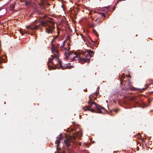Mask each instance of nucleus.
Here are the masks:
<instances>
[{"mask_svg":"<svg viewBox=\"0 0 153 153\" xmlns=\"http://www.w3.org/2000/svg\"><path fill=\"white\" fill-rule=\"evenodd\" d=\"M66 41L65 40L62 44L60 47V49L63 50L65 53V55L67 59H70L72 61H78L81 63H83L85 62H89L88 58H81V54L78 52L77 53L72 51H69V48L64 47L65 42Z\"/></svg>","mask_w":153,"mask_h":153,"instance_id":"nucleus-1","label":"nucleus"},{"mask_svg":"<svg viewBox=\"0 0 153 153\" xmlns=\"http://www.w3.org/2000/svg\"><path fill=\"white\" fill-rule=\"evenodd\" d=\"M51 50L52 53L53 54V55H51V57L49 59V61L48 62V64L51 63L52 64L54 65L56 67L58 66L56 65L59 64L61 68L62 69H65L70 68L71 67V66H69V65H64V66H62L61 64V61H59L58 57V48L53 44H52V47L51 48Z\"/></svg>","mask_w":153,"mask_h":153,"instance_id":"nucleus-2","label":"nucleus"},{"mask_svg":"<svg viewBox=\"0 0 153 153\" xmlns=\"http://www.w3.org/2000/svg\"><path fill=\"white\" fill-rule=\"evenodd\" d=\"M92 97L91 95L89 97V100L88 102L89 105L85 107H83V109L85 111L88 110L92 112L97 113H102V109L104 108L100 106L97 105L96 103L92 101Z\"/></svg>","mask_w":153,"mask_h":153,"instance_id":"nucleus-3","label":"nucleus"},{"mask_svg":"<svg viewBox=\"0 0 153 153\" xmlns=\"http://www.w3.org/2000/svg\"><path fill=\"white\" fill-rule=\"evenodd\" d=\"M40 24L42 26L46 27L45 32L48 33H52L55 28L54 22L49 19L42 20Z\"/></svg>","mask_w":153,"mask_h":153,"instance_id":"nucleus-4","label":"nucleus"},{"mask_svg":"<svg viewBox=\"0 0 153 153\" xmlns=\"http://www.w3.org/2000/svg\"><path fill=\"white\" fill-rule=\"evenodd\" d=\"M62 140H63L64 143L67 147L70 146V143L71 140V139L70 137H67L65 134H64L62 136H59V137H58V139L56 141V143H57L56 145L57 149L59 146L60 141Z\"/></svg>","mask_w":153,"mask_h":153,"instance_id":"nucleus-5","label":"nucleus"},{"mask_svg":"<svg viewBox=\"0 0 153 153\" xmlns=\"http://www.w3.org/2000/svg\"><path fill=\"white\" fill-rule=\"evenodd\" d=\"M26 28L28 30L27 31L25 30H23L22 31H21L20 33L22 34L23 32H25L26 34H28L30 32V30H34L38 29V27L36 25H30V26H27L26 27Z\"/></svg>","mask_w":153,"mask_h":153,"instance_id":"nucleus-6","label":"nucleus"},{"mask_svg":"<svg viewBox=\"0 0 153 153\" xmlns=\"http://www.w3.org/2000/svg\"><path fill=\"white\" fill-rule=\"evenodd\" d=\"M87 54H86L87 53L86 52H84L82 54L84 55H86L87 56L89 57L90 56V57H91V55L90 54V53H92L93 54L94 52L93 51H92L91 50H87Z\"/></svg>","mask_w":153,"mask_h":153,"instance_id":"nucleus-7","label":"nucleus"},{"mask_svg":"<svg viewBox=\"0 0 153 153\" xmlns=\"http://www.w3.org/2000/svg\"><path fill=\"white\" fill-rule=\"evenodd\" d=\"M58 35H57L54 38V39H53L51 41V44H52H52H53V42L54 41V40L56 39L58 37ZM53 44L54 45V44Z\"/></svg>","mask_w":153,"mask_h":153,"instance_id":"nucleus-8","label":"nucleus"},{"mask_svg":"<svg viewBox=\"0 0 153 153\" xmlns=\"http://www.w3.org/2000/svg\"><path fill=\"white\" fill-rule=\"evenodd\" d=\"M48 68L49 70L53 69V68L52 67H50L48 65Z\"/></svg>","mask_w":153,"mask_h":153,"instance_id":"nucleus-9","label":"nucleus"},{"mask_svg":"<svg viewBox=\"0 0 153 153\" xmlns=\"http://www.w3.org/2000/svg\"><path fill=\"white\" fill-rule=\"evenodd\" d=\"M124 76H125V74H122V76L123 77H124Z\"/></svg>","mask_w":153,"mask_h":153,"instance_id":"nucleus-10","label":"nucleus"},{"mask_svg":"<svg viewBox=\"0 0 153 153\" xmlns=\"http://www.w3.org/2000/svg\"><path fill=\"white\" fill-rule=\"evenodd\" d=\"M2 11H4L5 13L6 12V10L5 9H3L2 10Z\"/></svg>","mask_w":153,"mask_h":153,"instance_id":"nucleus-11","label":"nucleus"},{"mask_svg":"<svg viewBox=\"0 0 153 153\" xmlns=\"http://www.w3.org/2000/svg\"><path fill=\"white\" fill-rule=\"evenodd\" d=\"M62 153H66V152L65 151H63Z\"/></svg>","mask_w":153,"mask_h":153,"instance_id":"nucleus-12","label":"nucleus"},{"mask_svg":"<svg viewBox=\"0 0 153 153\" xmlns=\"http://www.w3.org/2000/svg\"><path fill=\"white\" fill-rule=\"evenodd\" d=\"M134 99H135V98H133L132 100H134Z\"/></svg>","mask_w":153,"mask_h":153,"instance_id":"nucleus-13","label":"nucleus"},{"mask_svg":"<svg viewBox=\"0 0 153 153\" xmlns=\"http://www.w3.org/2000/svg\"><path fill=\"white\" fill-rule=\"evenodd\" d=\"M102 15H103L104 16H105V15L104 14H102Z\"/></svg>","mask_w":153,"mask_h":153,"instance_id":"nucleus-14","label":"nucleus"},{"mask_svg":"<svg viewBox=\"0 0 153 153\" xmlns=\"http://www.w3.org/2000/svg\"><path fill=\"white\" fill-rule=\"evenodd\" d=\"M115 111V112H117V110H116Z\"/></svg>","mask_w":153,"mask_h":153,"instance_id":"nucleus-15","label":"nucleus"},{"mask_svg":"<svg viewBox=\"0 0 153 153\" xmlns=\"http://www.w3.org/2000/svg\"><path fill=\"white\" fill-rule=\"evenodd\" d=\"M121 1V0H118V1Z\"/></svg>","mask_w":153,"mask_h":153,"instance_id":"nucleus-16","label":"nucleus"},{"mask_svg":"<svg viewBox=\"0 0 153 153\" xmlns=\"http://www.w3.org/2000/svg\"><path fill=\"white\" fill-rule=\"evenodd\" d=\"M46 16H45L44 17L45 18H46Z\"/></svg>","mask_w":153,"mask_h":153,"instance_id":"nucleus-17","label":"nucleus"},{"mask_svg":"<svg viewBox=\"0 0 153 153\" xmlns=\"http://www.w3.org/2000/svg\"><path fill=\"white\" fill-rule=\"evenodd\" d=\"M81 143H80V144H79V145L80 146V145H81Z\"/></svg>","mask_w":153,"mask_h":153,"instance_id":"nucleus-18","label":"nucleus"},{"mask_svg":"<svg viewBox=\"0 0 153 153\" xmlns=\"http://www.w3.org/2000/svg\"><path fill=\"white\" fill-rule=\"evenodd\" d=\"M117 3L116 4H117Z\"/></svg>","mask_w":153,"mask_h":153,"instance_id":"nucleus-19","label":"nucleus"},{"mask_svg":"<svg viewBox=\"0 0 153 153\" xmlns=\"http://www.w3.org/2000/svg\"><path fill=\"white\" fill-rule=\"evenodd\" d=\"M0 58H1V57H0Z\"/></svg>","mask_w":153,"mask_h":153,"instance_id":"nucleus-20","label":"nucleus"}]
</instances>
